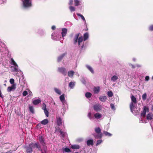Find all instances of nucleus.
I'll list each match as a JSON object with an SVG mask.
<instances>
[{
	"mask_svg": "<svg viewBox=\"0 0 153 153\" xmlns=\"http://www.w3.org/2000/svg\"><path fill=\"white\" fill-rule=\"evenodd\" d=\"M38 138L40 143L42 146V149L39 143H32L29 144L28 146L25 147L27 153H31L36 149L41 152V153H46L47 152V147L46 146L44 138L41 136H39Z\"/></svg>",
	"mask_w": 153,
	"mask_h": 153,
	"instance_id": "1",
	"label": "nucleus"
},
{
	"mask_svg": "<svg viewBox=\"0 0 153 153\" xmlns=\"http://www.w3.org/2000/svg\"><path fill=\"white\" fill-rule=\"evenodd\" d=\"M79 33L76 34L74 38V43L75 45L77 44L78 46L82 49L84 47V41L87 40L89 37L88 33L86 32L83 35V38L81 36L79 37Z\"/></svg>",
	"mask_w": 153,
	"mask_h": 153,
	"instance_id": "2",
	"label": "nucleus"
},
{
	"mask_svg": "<svg viewBox=\"0 0 153 153\" xmlns=\"http://www.w3.org/2000/svg\"><path fill=\"white\" fill-rule=\"evenodd\" d=\"M87 116L90 120L93 121L95 119L97 120L100 119L102 116L101 114L97 112L94 114V116H93L91 112L88 113Z\"/></svg>",
	"mask_w": 153,
	"mask_h": 153,
	"instance_id": "3",
	"label": "nucleus"
},
{
	"mask_svg": "<svg viewBox=\"0 0 153 153\" xmlns=\"http://www.w3.org/2000/svg\"><path fill=\"white\" fill-rule=\"evenodd\" d=\"M22 7L25 9H27L32 6V0H21Z\"/></svg>",
	"mask_w": 153,
	"mask_h": 153,
	"instance_id": "4",
	"label": "nucleus"
},
{
	"mask_svg": "<svg viewBox=\"0 0 153 153\" xmlns=\"http://www.w3.org/2000/svg\"><path fill=\"white\" fill-rule=\"evenodd\" d=\"M10 63L13 65L12 66L11 68L13 67V71L14 72H19L20 70L18 69V66L16 62L15 61L13 58H10Z\"/></svg>",
	"mask_w": 153,
	"mask_h": 153,
	"instance_id": "5",
	"label": "nucleus"
},
{
	"mask_svg": "<svg viewBox=\"0 0 153 153\" xmlns=\"http://www.w3.org/2000/svg\"><path fill=\"white\" fill-rule=\"evenodd\" d=\"M60 28L57 29L56 31H54L52 33L51 37L52 39L55 41L59 40V38L61 37V35L57 34V31H60Z\"/></svg>",
	"mask_w": 153,
	"mask_h": 153,
	"instance_id": "6",
	"label": "nucleus"
},
{
	"mask_svg": "<svg viewBox=\"0 0 153 153\" xmlns=\"http://www.w3.org/2000/svg\"><path fill=\"white\" fill-rule=\"evenodd\" d=\"M137 104H134L133 103H131L130 105V109L131 111L134 114H136L138 112L137 108Z\"/></svg>",
	"mask_w": 153,
	"mask_h": 153,
	"instance_id": "7",
	"label": "nucleus"
},
{
	"mask_svg": "<svg viewBox=\"0 0 153 153\" xmlns=\"http://www.w3.org/2000/svg\"><path fill=\"white\" fill-rule=\"evenodd\" d=\"M153 114L152 113H149L146 116L147 120H142V118L141 120H140V122L142 123H146L147 122V120H151L153 119Z\"/></svg>",
	"mask_w": 153,
	"mask_h": 153,
	"instance_id": "8",
	"label": "nucleus"
},
{
	"mask_svg": "<svg viewBox=\"0 0 153 153\" xmlns=\"http://www.w3.org/2000/svg\"><path fill=\"white\" fill-rule=\"evenodd\" d=\"M102 108V106L99 104H97L94 105L93 106L94 110L97 112L100 111Z\"/></svg>",
	"mask_w": 153,
	"mask_h": 153,
	"instance_id": "9",
	"label": "nucleus"
},
{
	"mask_svg": "<svg viewBox=\"0 0 153 153\" xmlns=\"http://www.w3.org/2000/svg\"><path fill=\"white\" fill-rule=\"evenodd\" d=\"M57 71L59 72L62 74L64 76H66L67 74V72L66 68L64 67H61L58 68Z\"/></svg>",
	"mask_w": 153,
	"mask_h": 153,
	"instance_id": "10",
	"label": "nucleus"
},
{
	"mask_svg": "<svg viewBox=\"0 0 153 153\" xmlns=\"http://www.w3.org/2000/svg\"><path fill=\"white\" fill-rule=\"evenodd\" d=\"M62 110H63V111L62 113V114H64L66 110L68 108V104L67 101L62 102Z\"/></svg>",
	"mask_w": 153,
	"mask_h": 153,
	"instance_id": "11",
	"label": "nucleus"
},
{
	"mask_svg": "<svg viewBox=\"0 0 153 153\" xmlns=\"http://www.w3.org/2000/svg\"><path fill=\"white\" fill-rule=\"evenodd\" d=\"M16 88V85L13 84L11 86L8 87L7 88V91L8 92L14 91Z\"/></svg>",
	"mask_w": 153,
	"mask_h": 153,
	"instance_id": "12",
	"label": "nucleus"
},
{
	"mask_svg": "<svg viewBox=\"0 0 153 153\" xmlns=\"http://www.w3.org/2000/svg\"><path fill=\"white\" fill-rule=\"evenodd\" d=\"M85 66L88 70L92 74H94V70L91 66L88 64L86 65Z\"/></svg>",
	"mask_w": 153,
	"mask_h": 153,
	"instance_id": "13",
	"label": "nucleus"
},
{
	"mask_svg": "<svg viewBox=\"0 0 153 153\" xmlns=\"http://www.w3.org/2000/svg\"><path fill=\"white\" fill-rule=\"evenodd\" d=\"M76 82L74 81L70 82L68 84V87L71 89H73L76 85Z\"/></svg>",
	"mask_w": 153,
	"mask_h": 153,
	"instance_id": "14",
	"label": "nucleus"
},
{
	"mask_svg": "<svg viewBox=\"0 0 153 153\" xmlns=\"http://www.w3.org/2000/svg\"><path fill=\"white\" fill-rule=\"evenodd\" d=\"M147 111H148V108L146 107H144L143 110L141 113V116L143 118L145 117L146 112Z\"/></svg>",
	"mask_w": 153,
	"mask_h": 153,
	"instance_id": "15",
	"label": "nucleus"
},
{
	"mask_svg": "<svg viewBox=\"0 0 153 153\" xmlns=\"http://www.w3.org/2000/svg\"><path fill=\"white\" fill-rule=\"evenodd\" d=\"M62 37H63L65 36L67 34V29L66 28H62Z\"/></svg>",
	"mask_w": 153,
	"mask_h": 153,
	"instance_id": "16",
	"label": "nucleus"
},
{
	"mask_svg": "<svg viewBox=\"0 0 153 153\" xmlns=\"http://www.w3.org/2000/svg\"><path fill=\"white\" fill-rule=\"evenodd\" d=\"M53 90L56 94L59 95H61L62 94L61 91L58 88H53Z\"/></svg>",
	"mask_w": 153,
	"mask_h": 153,
	"instance_id": "17",
	"label": "nucleus"
},
{
	"mask_svg": "<svg viewBox=\"0 0 153 153\" xmlns=\"http://www.w3.org/2000/svg\"><path fill=\"white\" fill-rule=\"evenodd\" d=\"M41 101L39 99H33L32 100V103L34 105H37L41 102Z\"/></svg>",
	"mask_w": 153,
	"mask_h": 153,
	"instance_id": "18",
	"label": "nucleus"
},
{
	"mask_svg": "<svg viewBox=\"0 0 153 153\" xmlns=\"http://www.w3.org/2000/svg\"><path fill=\"white\" fill-rule=\"evenodd\" d=\"M70 148L73 149H79L80 146L79 145L74 144L71 145Z\"/></svg>",
	"mask_w": 153,
	"mask_h": 153,
	"instance_id": "19",
	"label": "nucleus"
},
{
	"mask_svg": "<svg viewBox=\"0 0 153 153\" xmlns=\"http://www.w3.org/2000/svg\"><path fill=\"white\" fill-rule=\"evenodd\" d=\"M56 121L57 125L58 126H60L62 125V120L60 117H59L57 118Z\"/></svg>",
	"mask_w": 153,
	"mask_h": 153,
	"instance_id": "20",
	"label": "nucleus"
},
{
	"mask_svg": "<svg viewBox=\"0 0 153 153\" xmlns=\"http://www.w3.org/2000/svg\"><path fill=\"white\" fill-rule=\"evenodd\" d=\"M66 54V53H64L59 56L57 59V62H59L61 61L63 57Z\"/></svg>",
	"mask_w": 153,
	"mask_h": 153,
	"instance_id": "21",
	"label": "nucleus"
},
{
	"mask_svg": "<svg viewBox=\"0 0 153 153\" xmlns=\"http://www.w3.org/2000/svg\"><path fill=\"white\" fill-rule=\"evenodd\" d=\"M93 135L96 139L100 138L102 137V133H94Z\"/></svg>",
	"mask_w": 153,
	"mask_h": 153,
	"instance_id": "22",
	"label": "nucleus"
},
{
	"mask_svg": "<svg viewBox=\"0 0 153 153\" xmlns=\"http://www.w3.org/2000/svg\"><path fill=\"white\" fill-rule=\"evenodd\" d=\"M107 99L106 97L105 96H101L99 97V100L101 102H105Z\"/></svg>",
	"mask_w": 153,
	"mask_h": 153,
	"instance_id": "23",
	"label": "nucleus"
},
{
	"mask_svg": "<svg viewBox=\"0 0 153 153\" xmlns=\"http://www.w3.org/2000/svg\"><path fill=\"white\" fill-rule=\"evenodd\" d=\"M100 88L99 86L95 87L93 89V91L95 94H98L100 91Z\"/></svg>",
	"mask_w": 153,
	"mask_h": 153,
	"instance_id": "24",
	"label": "nucleus"
},
{
	"mask_svg": "<svg viewBox=\"0 0 153 153\" xmlns=\"http://www.w3.org/2000/svg\"><path fill=\"white\" fill-rule=\"evenodd\" d=\"M86 144L88 146L93 145V140L92 139L88 140L86 142Z\"/></svg>",
	"mask_w": 153,
	"mask_h": 153,
	"instance_id": "25",
	"label": "nucleus"
},
{
	"mask_svg": "<svg viewBox=\"0 0 153 153\" xmlns=\"http://www.w3.org/2000/svg\"><path fill=\"white\" fill-rule=\"evenodd\" d=\"M37 33L40 36H43L44 35L45 33L44 31L41 29H39L38 30Z\"/></svg>",
	"mask_w": 153,
	"mask_h": 153,
	"instance_id": "26",
	"label": "nucleus"
},
{
	"mask_svg": "<svg viewBox=\"0 0 153 153\" xmlns=\"http://www.w3.org/2000/svg\"><path fill=\"white\" fill-rule=\"evenodd\" d=\"M59 98L60 100L62 102L66 101L65 99V94H61L59 96Z\"/></svg>",
	"mask_w": 153,
	"mask_h": 153,
	"instance_id": "27",
	"label": "nucleus"
},
{
	"mask_svg": "<svg viewBox=\"0 0 153 153\" xmlns=\"http://www.w3.org/2000/svg\"><path fill=\"white\" fill-rule=\"evenodd\" d=\"M118 79V76L114 75L111 78V80L113 82H115Z\"/></svg>",
	"mask_w": 153,
	"mask_h": 153,
	"instance_id": "28",
	"label": "nucleus"
},
{
	"mask_svg": "<svg viewBox=\"0 0 153 153\" xmlns=\"http://www.w3.org/2000/svg\"><path fill=\"white\" fill-rule=\"evenodd\" d=\"M74 74V72L72 70L69 71L68 72V76L71 78H72Z\"/></svg>",
	"mask_w": 153,
	"mask_h": 153,
	"instance_id": "29",
	"label": "nucleus"
},
{
	"mask_svg": "<svg viewBox=\"0 0 153 153\" xmlns=\"http://www.w3.org/2000/svg\"><path fill=\"white\" fill-rule=\"evenodd\" d=\"M59 132L60 133V134L61 135L62 137L63 138H64L65 136H66L67 134L66 132L61 131L60 129H59Z\"/></svg>",
	"mask_w": 153,
	"mask_h": 153,
	"instance_id": "30",
	"label": "nucleus"
},
{
	"mask_svg": "<svg viewBox=\"0 0 153 153\" xmlns=\"http://www.w3.org/2000/svg\"><path fill=\"white\" fill-rule=\"evenodd\" d=\"M132 102L131 103H133L134 104H136L137 103L136 99L133 95H132L131 97Z\"/></svg>",
	"mask_w": 153,
	"mask_h": 153,
	"instance_id": "31",
	"label": "nucleus"
},
{
	"mask_svg": "<svg viewBox=\"0 0 153 153\" xmlns=\"http://www.w3.org/2000/svg\"><path fill=\"white\" fill-rule=\"evenodd\" d=\"M72 25V23L69 21L66 22L65 23V26L67 27H71Z\"/></svg>",
	"mask_w": 153,
	"mask_h": 153,
	"instance_id": "32",
	"label": "nucleus"
},
{
	"mask_svg": "<svg viewBox=\"0 0 153 153\" xmlns=\"http://www.w3.org/2000/svg\"><path fill=\"white\" fill-rule=\"evenodd\" d=\"M62 150L63 152H71L70 149L67 147L65 148L63 147L62 149Z\"/></svg>",
	"mask_w": 153,
	"mask_h": 153,
	"instance_id": "33",
	"label": "nucleus"
},
{
	"mask_svg": "<svg viewBox=\"0 0 153 153\" xmlns=\"http://www.w3.org/2000/svg\"><path fill=\"white\" fill-rule=\"evenodd\" d=\"M48 123V120L47 119H44L41 122V123L43 125H46Z\"/></svg>",
	"mask_w": 153,
	"mask_h": 153,
	"instance_id": "34",
	"label": "nucleus"
},
{
	"mask_svg": "<svg viewBox=\"0 0 153 153\" xmlns=\"http://www.w3.org/2000/svg\"><path fill=\"white\" fill-rule=\"evenodd\" d=\"M94 130L96 133H102L101 130L100 128L99 127L95 128Z\"/></svg>",
	"mask_w": 153,
	"mask_h": 153,
	"instance_id": "35",
	"label": "nucleus"
},
{
	"mask_svg": "<svg viewBox=\"0 0 153 153\" xmlns=\"http://www.w3.org/2000/svg\"><path fill=\"white\" fill-rule=\"evenodd\" d=\"M76 15L78 16H80L85 23H86L85 19L82 15L79 13H77Z\"/></svg>",
	"mask_w": 153,
	"mask_h": 153,
	"instance_id": "36",
	"label": "nucleus"
},
{
	"mask_svg": "<svg viewBox=\"0 0 153 153\" xmlns=\"http://www.w3.org/2000/svg\"><path fill=\"white\" fill-rule=\"evenodd\" d=\"M103 133L105 136L111 137L112 135V134H111L110 133L106 131H103Z\"/></svg>",
	"mask_w": 153,
	"mask_h": 153,
	"instance_id": "37",
	"label": "nucleus"
},
{
	"mask_svg": "<svg viewBox=\"0 0 153 153\" xmlns=\"http://www.w3.org/2000/svg\"><path fill=\"white\" fill-rule=\"evenodd\" d=\"M92 95V94L90 92H86L85 94V97L87 98L91 97Z\"/></svg>",
	"mask_w": 153,
	"mask_h": 153,
	"instance_id": "38",
	"label": "nucleus"
},
{
	"mask_svg": "<svg viewBox=\"0 0 153 153\" xmlns=\"http://www.w3.org/2000/svg\"><path fill=\"white\" fill-rule=\"evenodd\" d=\"M80 1L79 0H74V3L75 6H78L79 4Z\"/></svg>",
	"mask_w": 153,
	"mask_h": 153,
	"instance_id": "39",
	"label": "nucleus"
},
{
	"mask_svg": "<svg viewBox=\"0 0 153 153\" xmlns=\"http://www.w3.org/2000/svg\"><path fill=\"white\" fill-rule=\"evenodd\" d=\"M29 110L32 113H33L34 112V108L33 106H30L29 107Z\"/></svg>",
	"mask_w": 153,
	"mask_h": 153,
	"instance_id": "40",
	"label": "nucleus"
},
{
	"mask_svg": "<svg viewBox=\"0 0 153 153\" xmlns=\"http://www.w3.org/2000/svg\"><path fill=\"white\" fill-rule=\"evenodd\" d=\"M107 95L109 97H111L113 95V94L112 91H108L107 92Z\"/></svg>",
	"mask_w": 153,
	"mask_h": 153,
	"instance_id": "41",
	"label": "nucleus"
},
{
	"mask_svg": "<svg viewBox=\"0 0 153 153\" xmlns=\"http://www.w3.org/2000/svg\"><path fill=\"white\" fill-rule=\"evenodd\" d=\"M146 97L147 94L146 93L144 94L142 96V98L143 100H146Z\"/></svg>",
	"mask_w": 153,
	"mask_h": 153,
	"instance_id": "42",
	"label": "nucleus"
},
{
	"mask_svg": "<svg viewBox=\"0 0 153 153\" xmlns=\"http://www.w3.org/2000/svg\"><path fill=\"white\" fill-rule=\"evenodd\" d=\"M69 8L71 12L75 11V8L74 7L72 6H70L69 7Z\"/></svg>",
	"mask_w": 153,
	"mask_h": 153,
	"instance_id": "43",
	"label": "nucleus"
},
{
	"mask_svg": "<svg viewBox=\"0 0 153 153\" xmlns=\"http://www.w3.org/2000/svg\"><path fill=\"white\" fill-rule=\"evenodd\" d=\"M102 142V140H97L96 144V146H97L100 144H101Z\"/></svg>",
	"mask_w": 153,
	"mask_h": 153,
	"instance_id": "44",
	"label": "nucleus"
},
{
	"mask_svg": "<svg viewBox=\"0 0 153 153\" xmlns=\"http://www.w3.org/2000/svg\"><path fill=\"white\" fill-rule=\"evenodd\" d=\"M45 114L47 117H48L49 116V112L48 110L46 109L45 110H44Z\"/></svg>",
	"mask_w": 153,
	"mask_h": 153,
	"instance_id": "45",
	"label": "nucleus"
},
{
	"mask_svg": "<svg viewBox=\"0 0 153 153\" xmlns=\"http://www.w3.org/2000/svg\"><path fill=\"white\" fill-rule=\"evenodd\" d=\"M149 30L150 31H153V25H152L149 26Z\"/></svg>",
	"mask_w": 153,
	"mask_h": 153,
	"instance_id": "46",
	"label": "nucleus"
},
{
	"mask_svg": "<svg viewBox=\"0 0 153 153\" xmlns=\"http://www.w3.org/2000/svg\"><path fill=\"white\" fill-rule=\"evenodd\" d=\"M110 106H111V108L114 111L115 110V107H114V104H113V103L111 104Z\"/></svg>",
	"mask_w": 153,
	"mask_h": 153,
	"instance_id": "47",
	"label": "nucleus"
},
{
	"mask_svg": "<svg viewBox=\"0 0 153 153\" xmlns=\"http://www.w3.org/2000/svg\"><path fill=\"white\" fill-rule=\"evenodd\" d=\"M10 82L11 84H14V80L13 79H11L10 80Z\"/></svg>",
	"mask_w": 153,
	"mask_h": 153,
	"instance_id": "48",
	"label": "nucleus"
},
{
	"mask_svg": "<svg viewBox=\"0 0 153 153\" xmlns=\"http://www.w3.org/2000/svg\"><path fill=\"white\" fill-rule=\"evenodd\" d=\"M28 94V93L27 91H24L23 93H22V95L23 96H26Z\"/></svg>",
	"mask_w": 153,
	"mask_h": 153,
	"instance_id": "49",
	"label": "nucleus"
},
{
	"mask_svg": "<svg viewBox=\"0 0 153 153\" xmlns=\"http://www.w3.org/2000/svg\"><path fill=\"white\" fill-rule=\"evenodd\" d=\"M43 106L42 108V109L43 110H46L47 109H46V105L44 103H43Z\"/></svg>",
	"mask_w": 153,
	"mask_h": 153,
	"instance_id": "50",
	"label": "nucleus"
},
{
	"mask_svg": "<svg viewBox=\"0 0 153 153\" xmlns=\"http://www.w3.org/2000/svg\"><path fill=\"white\" fill-rule=\"evenodd\" d=\"M149 79V76H147L145 77V80L146 81H148Z\"/></svg>",
	"mask_w": 153,
	"mask_h": 153,
	"instance_id": "51",
	"label": "nucleus"
},
{
	"mask_svg": "<svg viewBox=\"0 0 153 153\" xmlns=\"http://www.w3.org/2000/svg\"><path fill=\"white\" fill-rule=\"evenodd\" d=\"M6 0H0V4H3L6 2Z\"/></svg>",
	"mask_w": 153,
	"mask_h": 153,
	"instance_id": "52",
	"label": "nucleus"
},
{
	"mask_svg": "<svg viewBox=\"0 0 153 153\" xmlns=\"http://www.w3.org/2000/svg\"><path fill=\"white\" fill-rule=\"evenodd\" d=\"M128 65L130 66H131L132 68H135V66L134 65H132L130 63H129Z\"/></svg>",
	"mask_w": 153,
	"mask_h": 153,
	"instance_id": "53",
	"label": "nucleus"
},
{
	"mask_svg": "<svg viewBox=\"0 0 153 153\" xmlns=\"http://www.w3.org/2000/svg\"><path fill=\"white\" fill-rule=\"evenodd\" d=\"M28 94L30 96H32L33 95V94L32 92L30 91H29L28 92Z\"/></svg>",
	"mask_w": 153,
	"mask_h": 153,
	"instance_id": "54",
	"label": "nucleus"
},
{
	"mask_svg": "<svg viewBox=\"0 0 153 153\" xmlns=\"http://www.w3.org/2000/svg\"><path fill=\"white\" fill-rule=\"evenodd\" d=\"M73 0H69V4L70 5H71L73 4Z\"/></svg>",
	"mask_w": 153,
	"mask_h": 153,
	"instance_id": "55",
	"label": "nucleus"
},
{
	"mask_svg": "<svg viewBox=\"0 0 153 153\" xmlns=\"http://www.w3.org/2000/svg\"><path fill=\"white\" fill-rule=\"evenodd\" d=\"M56 28V26L54 25H53L51 27V29L52 30H53Z\"/></svg>",
	"mask_w": 153,
	"mask_h": 153,
	"instance_id": "56",
	"label": "nucleus"
},
{
	"mask_svg": "<svg viewBox=\"0 0 153 153\" xmlns=\"http://www.w3.org/2000/svg\"><path fill=\"white\" fill-rule=\"evenodd\" d=\"M136 66L138 67H141V65H139V64H137L136 65Z\"/></svg>",
	"mask_w": 153,
	"mask_h": 153,
	"instance_id": "57",
	"label": "nucleus"
},
{
	"mask_svg": "<svg viewBox=\"0 0 153 153\" xmlns=\"http://www.w3.org/2000/svg\"><path fill=\"white\" fill-rule=\"evenodd\" d=\"M150 125L151 126V127L152 128V130H153V125L152 123H150Z\"/></svg>",
	"mask_w": 153,
	"mask_h": 153,
	"instance_id": "58",
	"label": "nucleus"
},
{
	"mask_svg": "<svg viewBox=\"0 0 153 153\" xmlns=\"http://www.w3.org/2000/svg\"><path fill=\"white\" fill-rule=\"evenodd\" d=\"M78 140L79 141H81L82 140V138H80V139H78Z\"/></svg>",
	"mask_w": 153,
	"mask_h": 153,
	"instance_id": "59",
	"label": "nucleus"
},
{
	"mask_svg": "<svg viewBox=\"0 0 153 153\" xmlns=\"http://www.w3.org/2000/svg\"><path fill=\"white\" fill-rule=\"evenodd\" d=\"M82 82L83 83L85 84V80H83V81H82Z\"/></svg>",
	"mask_w": 153,
	"mask_h": 153,
	"instance_id": "60",
	"label": "nucleus"
},
{
	"mask_svg": "<svg viewBox=\"0 0 153 153\" xmlns=\"http://www.w3.org/2000/svg\"><path fill=\"white\" fill-rule=\"evenodd\" d=\"M76 75H77V76H79V74L78 73H76Z\"/></svg>",
	"mask_w": 153,
	"mask_h": 153,
	"instance_id": "61",
	"label": "nucleus"
},
{
	"mask_svg": "<svg viewBox=\"0 0 153 153\" xmlns=\"http://www.w3.org/2000/svg\"><path fill=\"white\" fill-rule=\"evenodd\" d=\"M133 61H135V58H133Z\"/></svg>",
	"mask_w": 153,
	"mask_h": 153,
	"instance_id": "62",
	"label": "nucleus"
},
{
	"mask_svg": "<svg viewBox=\"0 0 153 153\" xmlns=\"http://www.w3.org/2000/svg\"><path fill=\"white\" fill-rule=\"evenodd\" d=\"M1 125L0 124V129L1 128Z\"/></svg>",
	"mask_w": 153,
	"mask_h": 153,
	"instance_id": "63",
	"label": "nucleus"
},
{
	"mask_svg": "<svg viewBox=\"0 0 153 153\" xmlns=\"http://www.w3.org/2000/svg\"><path fill=\"white\" fill-rule=\"evenodd\" d=\"M152 79H153V76L152 77Z\"/></svg>",
	"mask_w": 153,
	"mask_h": 153,
	"instance_id": "64",
	"label": "nucleus"
}]
</instances>
